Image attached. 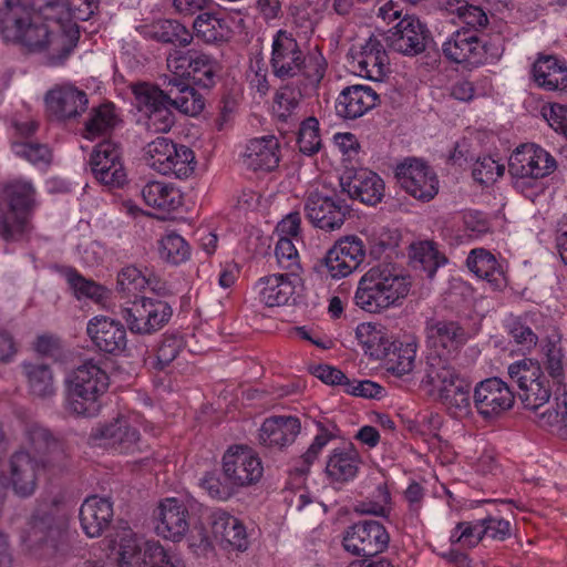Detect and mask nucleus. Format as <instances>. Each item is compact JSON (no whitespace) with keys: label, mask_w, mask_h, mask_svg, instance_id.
<instances>
[{"label":"nucleus","mask_w":567,"mask_h":567,"mask_svg":"<svg viewBox=\"0 0 567 567\" xmlns=\"http://www.w3.org/2000/svg\"><path fill=\"white\" fill-rule=\"evenodd\" d=\"M0 0V30L8 42L40 53L52 65L61 64L79 40L76 21L93 14L92 0Z\"/></svg>","instance_id":"obj_1"},{"label":"nucleus","mask_w":567,"mask_h":567,"mask_svg":"<svg viewBox=\"0 0 567 567\" xmlns=\"http://www.w3.org/2000/svg\"><path fill=\"white\" fill-rule=\"evenodd\" d=\"M417 380L420 388L433 400L442 403L453 417L473 416L471 384L446 355L427 353Z\"/></svg>","instance_id":"obj_2"},{"label":"nucleus","mask_w":567,"mask_h":567,"mask_svg":"<svg viewBox=\"0 0 567 567\" xmlns=\"http://www.w3.org/2000/svg\"><path fill=\"white\" fill-rule=\"evenodd\" d=\"M412 281L401 270L379 265L370 268L358 281L354 303L370 313L399 307L409 296Z\"/></svg>","instance_id":"obj_3"},{"label":"nucleus","mask_w":567,"mask_h":567,"mask_svg":"<svg viewBox=\"0 0 567 567\" xmlns=\"http://www.w3.org/2000/svg\"><path fill=\"white\" fill-rule=\"evenodd\" d=\"M25 444L31 451L22 449L14 453L9 461L8 477L0 476V488L11 487L20 497H28L35 492L44 468V463L38 456L55 445V442L45 429L34 424L27 429Z\"/></svg>","instance_id":"obj_4"},{"label":"nucleus","mask_w":567,"mask_h":567,"mask_svg":"<svg viewBox=\"0 0 567 567\" xmlns=\"http://www.w3.org/2000/svg\"><path fill=\"white\" fill-rule=\"evenodd\" d=\"M65 382L69 412L86 417L100 412V399L109 389L110 378L99 362L85 360L68 374Z\"/></svg>","instance_id":"obj_5"},{"label":"nucleus","mask_w":567,"mask_h":567,"mask_svg":"<svg viewBox=\"0 0 567 567\" xmlns=\"http://www.w3.org/2000/svg\"><path fill=\"white\" fill-rule=\"evenodd\" d=\"M113 543L118 567H186L179 554L158 540L140 537L130 528L120 530Z\"/></svg>","instance_id":"obj_6"},{"label":"nucleus","mask_w":567,"mask_h":567,"mask_svg":"<svg viewBox=\"0 0 567 567\" xmlns=\"http://www.w3.org/2000/svg\"><path fill=\"white\" fill-rule=\"evenodd\" d=\"M34 196V187L28 181H16L0 190V236L13 239L25 231Z\"/></svg>","instance_id":"obj_7"},{"label":"nucleus","mask_w":567,"mask_h":567,"mask_svg":"<svg viewBox=\"0 0 567 567\" xmlns=\"http://www.w3.org/2000/svg\"><path fill=\"white\" fill-rule=\"evenodd\" d=\"M557 168L554 156L544 147L525 143L514 150L508 159V172L514 186L524 192L536 181L553 174Z\"/></svg>","instance_id":"obj_8"},{"label":"nucleus","mask_w":567,"mask_h":567,"mask_svg":"<svg viewBox=\"0 0 567 567\" xmlns=\"http://www.w3.org/2000/svg\"><path fill=\"white\" fill-rule=\"evenodd\" d=\"M136 422V416L120 413L93 427L90 441L94 446L115 454H135L142 451V440Z\"/></svg>","instance_id":"obj_9"},{"label":"nucleus","mask_w":567,"mask_h":567,"mask_svg":"<svg viewBox=\"0 0 567 567\" xmlns=\"http://www.w3.org/2000/svg\"><path fill=\"white\" fill-rule=\"evenodd\" d=\"M305 210L308 219L316 227L336 230L343 225L348 206L340 199L338 190L331 182L320 179L309 192Z\"/></svg>","instance_id":"obj_10"},{"label":"nucleus","mask_w":567,"mask_h":567,"mask_svg":"<svg viewBox=\"0 0 567 567\" xmlns=\"http://www.w3.org/2000/svg\"><path fill=\"white\" fill-rule=\"evenodd\" d=\"M508 375L519 390L524 406L538 411L551 396V389L538 361L525 358L508 365Z\"/></svg>","instance_id":"obj_11"},{"label":"nucleus","mask_w":567,"mask_h":567,"mask_svg":"<svg viewBox=\"0 0 567 567\" xmlns=\"http://www.w3.org/2000/svg\"><path fill=\"white\" fill-rule=\"evenodd\" d=\"M224 478L236 489L258 484L264 476V464L259 454L247 445H233L221 458Z\"/></svg>","instance_id":"obj_12"},{"label":"nucleus","mask_w":567,"mask_h":567,"mask_svg":"<svg viewBox=\"0 0 567 567\" xmlns=\"http://www.w3.org/2000/svg\"><path fill=\"white\" fill-rule=\"evenodd\" d=\"M135 104L148 131L166 133L174 125L175 117L171 102L158 87L140 83L133 86Z\"/></svg>","instance_id":"obj_13"},{"label":"nucleus","mask_w":567,"mask_h":567,"mask_svg":"<svg viewBox=\"0 0 567 567\" xmlns=\"http://www.w3.org/2000/svg\"><path fill=\"white\" fill-rule=\"evenodd\" d=\"M365 245L358 236H344L337 240L321 260L324 272L331 279L339 280L350 276L364 261Z\"/></svg>","instance_id":"obj_14"},{"label":"nucleus","mask_w":567,"mask_h":567,"mask_svg":"<svg viewBox=\"0 0 567 567\" xmlns=\"http://www.w3.org/2000/svg\"><path fill=\"white\" fill-rule=\"evenodd\" d=\"M395 176L401 188L417 200L430 202L439 193V178L422 159H404L396 165Z\"/></svg>","instance_id":"obj_15"},{"label":"nucleus","mask_w":567,"mask_h":567,"mask_svg":"<svg viewBox=\"0 0 567 567\" xmlns=\"http://www.w3.org/2000/svg\"><path fill=\"white\" fill-rule=\"evenodd\" d=\"M155 533L161 538L172 542H182L189 532V512L185 502L177 497L162 499L155 512Z\"/></svg>","instance_id":"obj_16"},{"label":"nucleus","mask_w":567,"mask_h":567,"mask_svg":"<svg viewBox=\"0 0 567 567\" xmlns=\"http://www.w3.org/2000/svg\"><path fill=\"white\" fill-rule=\"evenodd\" d=\"M349 64L357 75L371 81H382L388 72L389 59L381 41L370 37L350 49Z\"/></svg>","instance_id":"obj_17"},{"label":"nucleus","mask_w":567,"mask_h":567,"mask_svg":"<svg viewBox=\"0 0 567 567\" xmlns=\"http://www.w3.org/2000/svg\"><path fill=\"white\" fill-rule=\"evenodd\" d=\"M172 313L167 302L143 297L126 309L124 318L132 332L148 334L163 328Z\"/></svg>","instance_id":"obj_18"},{"label":"nucleus","mask_w":567,"mask_h":567,"mask_svg":"<svg viewBox=\"0 0 567 567\" xmlns=\"http://www.w3.org/2000/svg\"><path fill=\"white\" fill-rule=\"evenodd\" d=\"M305 54L293 34L277 30L271 40L270 65L275 76L290 79L301 73Z\"/></svg>","instance_id":"obj_19"},{"label":"nucleus","mask_w":567,"mask_h":567,"mask_svg":"<svg viewBox=\"0 0 567 567\" xmlns=\"http://www.w3.org/2000/svg\"><path fill=\"white\" fill-rule=\"evenodd\" d=\"M389 543L385 528L375 520L354 524L343 536V547L357 556H374L383 551Z\"/></svg>","instance_id":"obj_20"},{"label":"nucleus","mask_w":567,"mask_h":567,"mask_svg":"<svg viewBox=\"0 0 567 567\" xmlns=\"http://www.w3.org/2000/svg\"><path fill=\"white\" fill-rule=\"evenodd\" d=\"M514 394L506 382L489 378L476 384L473 403L484 419H492L509 410L514 404Z\"/></svg>","instance_id":"obj_21"},{"label":"nucleus","mask_w":567,"mask_h":567,"mask_svg":"<svg viewBox=\"0 0 567 567\" xmlns=\"http://www.w3.org/2000/svg\"><path fill=\"white\" fill-rule=\"evenodd\" d=\"M444 56L466 68H475L484 63L486 51L477 34L467 29L453 32L442 44Z\"/></svg>","instance_id":"obj_22"},{"label":"nucleus","mask_w":567,"mask_h":567,"mask_svg":"<svg viewBox=\"0 0 567 567\" xmlns=\"http://www.w3.org/2000/svg\"><path fill=\"white\" fill-rule=\"evenodd\" d=\"M417 349L419 343L414 339L394 340L391 349L382 358L383 369L388 377L404 384H414L416 381Z\"/></svg>","instance_id":"obj_23"},{"label":"nucleus","mask_w":567,"mask_h":567,"mask_svg":"<svg viewBox=\"0 0 567 567\" xmlns=\"http://www.w3.org/2000/svg\"><path fill=\"white\" fill-rule=\"evenodd\" d=\"M339 185L343 193L367 205H377L384 196L383 179L368 168L344 173Z\"/></svg>","instance_id":"obj_24"},{"label":"nucleus","mask_w":567,"mask_h":567,"mask_svg":"<svg viewBox=\"0 0 567 567\" xmlns=\"http://www.w3.org/2000/svg\"><path fill=\"white\" fill-rule=\"evenodd\" d=\"M86 332L91 341L101 351L110 354H122L127 348V334L125 327L117 320L95 316L89 320Z\"/></svg>","instance_id":"obj_25"},{"label":"nucleus","mask_w":567,"mask_h":567,"mask_svg":"<svg viewBox=\"0 0 567 567\" xmlns=\"http://www.w3.org/2000/svg\"><path fill=\"white\" fill-rule=\"evenodd\" d=\"M91 167L95 178L104 185L118 187L126 181L118 148L109 141L95 147L91 156Z\"/></svg>","instance_id":"obj_26"},{"label":"nucleus","mask_w":567,"mask_h":567,"mask_svg":"<svg viewBox=\"0 0 567 567\" xmlns=\"http://www.w3.org/2000/svg\"><path fill=\"white\" fill-rule=\"evenodd\" d=\"M427 353L446 355L456 351L466 340L467 334L454 321L429 320L425 326Z\"/></svg>","instance_id":"obj_27"},{"label":"nucleus","mask_w":567,"mask_h":567,"mask_svg":"<svg viewBox=\"0 0 567 567\" xmlns=\"http://www.w3.org/2000/svg\"><path fill=\"white\" fill-rule=\"evenodd\" d=\"M245 166L255 172H271L280 162V144L276 136L265 135L247 142L243 152Z\"/></svg>","instance_id":"obj_28"},{"label":"nucleus","mask_w":567,"mask_h":567,"mask_svg":"<svg viewBox=\"0 0 567 567\" xmlns=\"http://www.w3.org/2000/svg\"><path fill=\"white\" fill-rule=\"evenodd\" d=\"M379 102L377 92L368 85H350L344 87L336 101L337 114L347 120L363 116Z\"/></svg>","instance_id":"obj_29"},{"label":"nucleus","mask_w":567,"mask_h":567,"mask_svg":"<svg viewBox=\"0 0 567 567\" xmlns=\"http://www.w3.org/2000/svg\"><path fill=\"white\" fill-rule=\"evenodd\" d=\"M362 460L353 444L333 449L326 462L324 473L331 484H346L353 481Z\"/></svg>","instance_id":"obj_30"},{"label":"nucleus","mask_w":567,"mask_h":567,"mask_svg":"<svg viewBox=\"0 0 567 567\" xmlns=\"http://www.w3.org/2000/svg\"><path fill=\"white\" fill-rule=\"evenodd\" d=\"M300 277L288 274H274L260 278L256 284L258 299L267 307L287 305L296 293Z\"/></svg>","instance_id":"obj_31"},{"label":"nucleus","mask_w":567,"mask_h":567,"mask_svg":"<svg viewBox=\"0 0 567 567\" xmlns=\"http://www.w3.org/2000/svg\"><path fill=\"white\" fill-rule=\"evenodd\" d=\"M48 111L58 118H70L82 113L87 105L85 92L71 84L55 86L45 95Z\"/></svg>","instance_id":"obj_32"},{"label":"nucleus","mask_w":567,"mask_h":567,"mask_svg":"<svg viewBox=\"0 0 567 567\" xmlns=\"http://www.w3.org/2000/svg\"><path fill=\"white\" fill-rule=\"evenodd\" d=\"M113 504L106 497L90 496L80 507V524L90 538L100 537L113 518Z\"/></svg>","instance_id":"obj_33"},{"label":"nucleus","mask_w":567,"mask_h":567,"mask_svg":"<svg viewBox=\"0 0 567 567\" xmlns=\"http://www.w3.org/2000/svg\"><path fill=\"white\" fill-rule=\"evenodd\" d=\"M425 25L414 16H405L390 37V47L405 55L422 52L425 48Z\"/></svg>","instance_id":"obj_34"},{"label":"nucleus","mask_w":567,"mask_h":567,"mask_svg":"<svg viewBox=\"0 0 567 567\" xmlns=\"http://www.w3.org/2000/svg\"><path fill=\"white\" fill-rule=\"evenodd\" d=\"M300 427L295 416L267 417L259 429L258 440L266 447L282 449L295 442Z\"/></svg>","instance_id":"obj_35"},{"label":"nucleus","mask_w":567,"mask_h":567,"mask_svg":"<svg viewBox=\"0 0 567 567\" xmlns=\"http://www.w3.org/2000/svg\"><path fill=\"white\" fill-rule=\"evenodd\" d=\"M212 533L223 546L236 550H246L248 535L243 522L224 511H215L210 516Z\"/></svg>","instance_id":"obj_36"},{"label":"nucleus","mask_w":567,"mask_h":567,"mask_svg":"<svg viewBox=\"0 0 567 567\" xmlns=\"http://www.w3.org/2000/svg\"><path fill=\"white\" fill-rule=\"evenodd\" d=\"M145 204L154 208L162 218L183 205L182 192L171 183L152 181L142 188Z\"/></svg>","instance_id":"obj_37"},{"label":"nucleus","mask_w":567,"mask_h":567,"mask_svg":"<svg viewBox=\"0 0 567 567\" xmlns=\"http://www.w3.org/2000/svg\"><path fill=\"white\" fill-rule=\"evenodd\" d=\"M532 74L536 84L545 90L567 87V64L555 55H540L533 64Z\"/></svg>","instance_id":"obj_38"},{"label":"nucleus","mask_w":567,"mask_h":567,"mask_svg":"<svg viewBox=\"0 0 567 567\" xmlns=\"http://www.w3.org/2000/svg\"><path fill=\"white\" fill-rule=\"evenodd\" d=\"M466 265L471 272L485 280L492 289H502L506 286L504 269L489 251L483 248L473 249L467 256Z\"/></svg>","instance_id":"obj_39"},{"label":"nucleus","mask_w":567,"mask_h":567,"mask_svg":"<svg viewBox=\"0 0 567 567\" xmlns=\"http://www.w3.org/2000/svg\"><path fill=\"white\" fill-rule=\"evenodd\" d=\"M355 339L364 353L375 360H381L394 341L382 324L374 322L359 323L355 328Z\"/></svg>","instance_id":"obj_40"},{"label":"nucleus","mask_w":567,"mask_h":567,"mask_svg":"<svg viewBox=\"0 0 567 567\" xmlns=\"http://www.w3.org/2000/svg\"><path fill=\"white\" fill-rule=\"evenodd\" d=\"M193 28L197 38L206 43L228 41L233 33L228 14L203 12L196 17Z\"/></svg>","instance_id":"obj_41"},{"label":"nucleus","mask_w":567,"mask_h":567,"mask_svg":"<svg viewBox=\"0 0 567 567\" xmlns=\"http://www.w3.org/2000/svg\"><path fill=\"white\" fill-rule=\"evenodd\" d=\"M168 85L171 87L165 94L172 106L190 116H195L203 111L205 106L204 99L189 84L183 81L169 80Z\"/></svg>","instance_id":"obj_42"},{"label":"nucleus","mask_w":567,"mask_h":567,"mask_svg":"<svg viewBox=\"0 0 567 567\" xmlns=\"http://www.w3.org/2000/svg\"><path fill=\"white\" fill-rule=\"evenodd\" d=\"M117 287L127 295H134L145 289L159 292L162 290L161 280L135 266L124 267L117 275Z\"/></svg>","instance_id":"obj_43"},{"label":"nucleus","mask_w":567,"mask_h":567,"mask_svg":"<svg viewBox=\"0 0 567 567\" xmlns=\"http://www.w3.org/2000/svg\"><path fill=\"white\" fill-rule=\"evenodd\" d=\"M544 354V364L548 374L557 382L561 383L565 379L567 360L560 344V336L553 333L546 338L542 346Z\"/></svg>","instance_id":"obj_44"},{"label":"nucleus","mask_w":567,"mask_h":567,"mask_svg":"<svg viewBox=\"0 0 567 567\" xmlns=\"http://www.w3.org/2000/svg\"><path fill=\"white\" fill-rule=\"evenodd\" d=\"M410 257L415 268H421L432 278L439 267L446 262L445 257L432 241H419L411 245Z\"/></svg>","instance_id":"obj_45"},{"label":"nucleus","mask_w":567,"mask_h":567,"mask_svg":"<svg viewBox=\"0 0 567 567\" xmlns=\"http://www.w3.org/2000/svg\"><path fill=\"white\" fill-rule=\"evenodd\" d=\"M159 257L168 264L181 265L190 257V247L177 233L169 231L158 240Z\"/></svg>","instance_id":"obj_46"},{"label":"nucleus","mask_w":567,"mask_h":567,"mask_svg":"<svg viewBox=\"0 0 567 567\" xmlns=\"http://www.w3.org/2000/svg\"><path fill=\"white\" fill-rule=\"evenodd\" d=\"M23 369L30 391L33 395L47 398L55 392L53 375L48 365L40 363H25Z\"/></svg>","instance_id":"obj_47"},{"label":"nucleus","mask_w":567,"mask_h":567,"mask_svg":"<svg viewBox=\"0 0 567 567\" xmlns=\"http://www.w3.org/2000/svg\"><path fill=\"white\" fill-rule=\"evenodd\" d=\"M66 281L74 296L81 299H91L97 303H104L109 298V290L89 279H85L72 269L65 271Z\"/></svg>","instance_id":"obj_48"},{"label":"nucleus","mask_w":567,"mask_h":567,"mask_svg":"<svg viewBox=\"0 0 567 567\" xmlns=\"http://www.w3.org/2000/svg\"><path fill=\"white\" fill-rule=\"evenodd\" d=\"M444 9L450 16L455 17L458 22L472 28L485 27L488 22L485 11L466 0H446Z\"/></svg>","instance_id":"obj_49"},{"label":"nucleus","mask_w":567,"mask_h":567,"mask_svg":"<svg viewBox=\"0 0 567 567\" xmlns=\"http://www.w3.org/2000/svg\"><path fill=\"white\" fill-rule=\"evenodd\" d=\"M117 117L113 104L106 103L92 110L85 124L84 137L94 140L106 134L116 124Z\"/></svg>","instance_id":"obj_50"},{"label":"nucleus","mask_w":567,"mask_h":567,"mask_svg":"<svg viewBox=\"0 0 567 567\" xmlns=\"http://www.w3.org/2000/svg\"><path fill=\"white\" fill-rule=\"evenodd\" d=\"M177 144L166 137H157L145 147V159L154 171L161 172L171 167V158Z\"/></svg>","instance_id":"obj_51"},{"label":"nucleus","mask_w":567,"mask_h":567,"mask_svg":"<svg viewBox=\"0 0 567 567\" xmlns=\"http://www.w3.org/2000/svg\"><path fill=\"white\" fill-rule=\"evenodd\" d=\"M217 71L218 64L210 55L193 52L192 66L187 79H190L195 84L209 87L214 83Z\"/></svg>","instance_id":"obj_52"},{"label":"nucleus","mask_w":567,"mask_h":567,"mask_svg":"<svg viewBox=\"0 0 567 567\" xmlns=\"http://www.w3.org/2000/svg\"><path fill=\"white\" fill-rule=\"evenodd\" d=\"M168 161L171 162V167L163 169L161 172L163 175L186 178L194 173L196 167L194 152L185 145H177Z\"/></svg>","instance_id":"obj_53"},{"label":"nucleus","mask_w":567,"mask_h":567,"mask_svg":"<svg viewBox=\"0 0 567 567\" xmlns=\"http://www.w3.org/2000/svg\"><path fill=\"white\" fill-rule=\"evenodd\" d=\"M535 412V421L540 427L561 431L567 426V403L564 400H555L545 410Z\"/></svg>","instance_id":"obj_54"},{"label":"nucleus","mask_w":567,"mask_h":567,"mask_svg":"<svg viewBox=\"0 0 567 567\" xmlns=\"http://www.w3.org/2000/svg\"><path fill=\"white\" fill-rule=\"evenodd\" d=\"M484 523L478 520L458 523L451 532L450 540L463 547L476 546L485 536Z\"/></svg>","instance_id":"obj_55"},{"label":"nucleus","mask_w":567,"mask_h":567,"mask_svg":"<svg viewBox=\"0 0 567 567\" xmlns=\"http://www.w3.org/2000/svg\"><path fill=\"white\" fill-rule=\"evenodd\" d=\"M275 255L280 268L287 270L288 275L299 277L301 271L298 250L291 238L278 239L275 247Z\"/></svg>","instance_id":"obj_56"},{"label":"nucleus","mask_w":567,"mask_h":567,"mask_svg":"<svg viewBox=\"0 0 567 567\" xmlns=\"http://www.w3.org/2000/svg\"><path fill=\"white\" fill-rule=\"evenodd\" d=\"M318 432L305 453L307 463H312L327 444L339 436V429L333 422H317Z\"/></svg>","instance_id":"obj_57"},{"label":"nucleus","mask_w":567,"mask_h":567,"mask_svg":"<svg viewBox=\"0 0 567 567\" xmlns=\"http://www.w3.org/2000/svg\"><path fill=\"white\" fill-rule=\"evenodd\" d=\"M298 145L301 153L311 155L319 151L321 138L319 134V122L315 117L305 120L299 130Z\"/></svg>","instance_id":"obj_58"},{"label":"nucleus","mask_w":567,"mask_h":567,"mask_svg":"<svg viewBox=\"0 0 567 567\" xmlns=\"http://www.w3.org/2000/svg\"><path fill=\"white\" fill-rule=\"evenodd\" d=\"M13 153L28 161L34 166H45L51 161V152L45 145L28 143V142H14L12 143Z\"/></svg>","instance_id":"obj_59"},{"label":"nucleus","mask_w":567,"mask_h":567,"mask_svg":"<svg viewBox=\"0 0 567 567\" xmlns=\"http://www.w3.org/2000/svg\"><path fill=\"white\" fill-rule=\"evenodd\" d=\"M154 28H159L163 32L155 33V37L163 42H176L183 47L192 42V34L179 22L175 20L158 21Z\"/></svg>","instance_id":"obj_60"},{"label":"nucleus","mask_w":567,"mask_h":567,"mask_svg":"<svg viewBox=\"0 0 567 567\" xmlns=\"http://www.w3.org/2000/svg\"><path fill=\"white\" fill-rule=\"evenodd\" d=\"M505 167L491 156L478 158L473 166V177L481 184L496 182L503 174Z\"/></svg>","instance_id":"obj_61"},{"label":"nucleus","mask_w":567,"mask_h":567,"mask_svg":"<svg viewBox=\"0 0 567 567\" xmlns=\"http://www.w3.org/2000/svg\"><path fill=\"white\" fill-rule=\"evenodd\" d=\"M300 99L301 93L299 90L290 86H282L276 93L274 111L280 118L286 120L297 110Z\"/></svg>","instance_id":"obj_62"},{"label":"nucleus","mask_w":567,"mask_h":567,"mask_svg":"<svg viewBox=\"0 0 567 567\" xmlns=\"http://www.w3.org/2000/svg\"><path fill=\"white\" fill-rule=\"evenodd\" d=\"M508 333L523 350L530 351L537 344V334L520 318H511L506 323Z\"/></svg>","instance_id":"obj_63"},{"label":"nucleus","mask_w":567,"mask_h":567,"mask_svg":"<svg viewBox=\"0 0 567 567\" xmlns=\"http://www.w3.org/2000/svg\"><path fill=\"white\" fill-rule=\"evenodd\" d=\"M540 112L548 125L567 138V107L558 103H548L542 106Z\"/></svg>","instance_id":"obj_64"}]
</instances>
